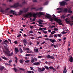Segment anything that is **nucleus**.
Returning <instances> with one entry per match:
<instances>
[{"mask_svg": "<svg viewBox=\"0 0 73 73\" xmlns=\"http://www.w3.org/2000/svg\"><path fill=\"white\" fill-rule=\"evenodd\" d=\"M5 48L6 50V51L3 49V51L4 53L5 54H6L8 56H10V57L12 56L13 55V52H12L11 53H10V51H9V50L8 48Z\"/></svg>", "mask_w": 73, "mask_h": 73, "instance_id": "f257e3e1", "label": "nucleus"}, {"mask_svg": "<svg viewBox=\"0 0 73 73\" xmlns=\"http://www.w3.org/2000/svg\"><path fill=\"white\" fill-rule=\"evenodd\" d=\"M29 9V8H24L23 10H20L19 12V15H21L23 13H27L28 12V10Z\"/></svg>", "mask_w": 73, "mask_h": 73, "instance_id": "f03ea898", "label": "nucleus"}, {"mask_svg": "<svg viewBox=\"0 0 73 73\" xmlns=\"http://www.w3.org/2000/svg\"><path fill=\"white\" fill-rule=\"evenodd\" d=\"M44 13L42 12H40L38 13L37 12L36 13H34V16L35 17H36V15L40 17L41 16H43L44 15Z\"/></svg>", "mask_w": 73, "mask_h": 73, "instance_id": "7ed1b4c3", "label": "nucleus"}, {"mask_svg": "<svg viewBox=\"0 0 73 73\" xmlns=\"http://www.w3.org/2000/svg\"><path fill=\"white\" fill-rule=\"evenodd\" d=\"M45 70V68H42V69H41V68H38V71L40 73H41L42 72H43V71H44Z\"/></svg>", "mask_w": 73, "mask_h": 73, "instance_id": "20e7f679", "label": "nucleus"}, {"mask_svg": "<svg viewBox=\"0 0 73 73\" xmlns=\"http://www.w3.org/2000/svg\"><path fill=\"white\" fill-rule=\"evenodd\" d=\"M30 16L31 17H32V13H29L27 14H26L25 16V17H29V16Z\"/></svg>", "mask_w": 73, "mask_h": 73, "instance_id": "39448f33", "label": "nucleus"}, {"mask_svg": "<svg viewBox=\"0 0 73 73\" xmlns=\"http://www.w3.org/2000/svg\"><path fill=\"white\" fill-rule=\"evenodd\" d=\"M60 5V6L61 7H64L65 5V4L66 2L65 1L60 2L59 3Z\"/></svg>", "mask_w": 73, "mask_h": 73, "instance_id": "423d86ee", "label": "nucleus"}, {"mask_svg": "<svg viewBox=\"0 0 73 73\" xmlns=\"http://www.w3.org/2000/svg\"><path fill=\"white\" fill-rule=\"evenodd\" d=\"M46 57L47 58H51V59H53V60H54L55 58H54V57L52 56H50L49 54L48 55L46 56Z\"/></svg>", "mask_w": 73, "mask_h": 73, "instance_id": "0eeeda50", "label": "nucleus"}, {"mask_svg": "<svg viewBox=\"0 0 73 73\" xmlns=\"http://www.w3.org/2000/svg\"><path fill=\"white\" fill-rule=\"evenodd\" d=\"M19 6V3H15L13 6H11V7H15V8H16V7H17Z\"/></svg>", "mask_w": 73, "mask_h": 73, "instance_id": "6e6552de", "label": "nucleus"}, {"mask_svg": "<svg viewBox=\"0 0 73 73\" xmlns=\"http://www.w3.org/2000/svg\"><path fill=\"white\" fill-rule=\"evenodd\" d=\"M9 13H13V15H17L16 12L13 10H11V11H10Z\"/></svg>", "mask_w": 73, "mask_h": 73, "instance_id": "1a4fd4ad", "label": "nucleus"}, {"mask_svg": "<svg viewBox=\"0 0 73 73\" xmlns=\"http://www.w3.org/2000/svg\"><path fill=\"white\" fill-rule=\"evenodd\" d=\"M54 20L55 21L57 22V23H58V21H60V22H62V21H61L60 19H58V18H54Z\"/></svg>", "mask_w": 73, "mask_h": 73, "instance_id": "9d476101", "label": "nucleus"}, {"mask_svg": "<svg viewBox=\"0 0 73 73\" xmlns=\"http://www.w3.org/2000/svg\"><path fill=\"white\" fill-rule=\"evenodd\" d=\"M45 16L46 17H47V19H50V17H51V15L48 14H46V15Z\"/></svg>", "mask_w": 73, "mask_h": 73, "instance_id": "9b49d317", "label": "nucleus"}, {"mask_svg": "<svg viewBox=\"0 0 73 73\" xmlns=\"http://www.w3.org/2000/svg\"><path fill=\"white\" fill-rule=\"evenodd\" d=\"M50 41L51 42H52V43H53V42H56V40H55L54 39H50Z\"/></svg>", "mask_w": 73, "mask_h": 73, "instance_id": "f8f14e48", "label": "nucleus"}, {"mask_svg": "<svg viewBox=\"0 0 73 73\" xmlns=\"http://www.w3.org/2000/svg\"><path fill=\"white\" fill-rule=\"evenodd\" d=\"M15 54H17V53L19 52V50L18 49V48H15Z\"/></svg>", "mask_w": 73, "mask_h": 73, "instance_id": "ddd939ff", "label": "nucleus"}, {"mask_svg": "<svg viewBox=\"0 0 73 73\" xmlns=\"http://www.w3.org/2000/svg\"><path fill=\"white\" fill-rule=\"evenodd\" d=\"M68 13H72V11L71 9L70 8L68 9Z\"/></svg>", "mask_w": 73, "mask_h": 73, "instance_id": "4468645a", "label": "nucleus"}, {"mask_svg": "<svg viewBox=\"0 0 73 73\" xmlns=\"http://www.w3.org/2000/svg\"><path fill=\"white\" fill-rule=\"evenodd\" d=\"M49 68L51 70L52 69L54 70H56V69L54 68H53V66H50L49 67Z\"/></svg>", "mask_w": 73, "mask_h": 73, "instance_id": "2eb2a0df", "label": "nucleus"}, {"mask_svg": "<svg viewBox=\"0 0 73 73\" xmlns=\"http://www.w3.org/2000/svg\"><path fill=\"white\" fill-rule=\"evenodd\" d=\"M33 65H38L40 64V62H36L34 63H33Z\"/></svg>", "mask_w": 73, "mask_h": 73, "instance_id": "dca6fc26", "label": "nucleus"}, {"mask_svg": "<svg viewBox=\"0 0 73 73\" xmlns=\"http://www.w3.org/2000/svg\"><path fill=\"white\" fill-rule=\"evenodd\" d=\"M73 57H71L70 59H69V61L70 62H73Z\"/></svg>", "mask_w": 73, "mask_h": 73, "instance_id": "f3484780", "label": "nucleus"}, {"mask_svg": "<svg viewBox=\"0 0 73 73\" xmlns=\"http://www.w3.org/2000/svg\"><path fill=\"white\" fill-rule=\"evenodd\" d=\"M66 72H67V71L66 70V67H65L64 68V70L63 71V73H66Z\"/></svg>", "mask_w": 73, "mask_h": 73, "instance_id": "a211bd4d", "label": "nucleus"}, {"mask_svg": "<svg viewBox=\"0 0 73 73\" xmlns=\"http://www.w3.org/2000/svg\"><path fill=\"white\" fill-rule=\"evenodd\" d=\"M4 68V67L1 66V67H0V70L1 71H2L3 70V69Z\"/></svg>", "mask_w": 73, "mask_h": 73, "instance_id": "6ab92c4d", "label": "nucleus"}, {"mask_svg": "<svg viewBox=\"0 0 73 73\" xmlns=\"http://www.w3.org/2000/svg\"><path fill=\"white\" fill-rule=\"evenodd\" d=\"M23 41L24 42V44H27V40H26L25 39L23 40Z\"/></svg>", "mask_w": 73, "mask_h": 73, "instance_id": "aec40b11", "label": "nucleus"}, {"mask_svg": "<svg viewBox=\"0 0 73 73\" xmlns=\"http://www.w3.org/2000/svg\"><path fill=\"white\" fill-rule=\"evenodd\" d=\"M34 52H38V48L35 49L34 50Z\"/></svg>", "mask_w": 73, "mask_h": 73, "instance_id": "412c9836", "label": "nucleus"}, {"mask_svg": "<svg viewBox=\"0 0 73 73\" xmlns=\"http://www.w3.org/2000/svg\"><path fill=\"white\" fill-rule=\"evenodd\" d=\"M15 62H16V63H17V60H18V59H17V57H15Z\"/></svg>", "mask_w": 73, "mask_h": 73, "instance_id": "4be33fe9", "label": "nucleus"}, {"mask_svg": "<svg viewBox=\"0 0 73 73\" xmlns=\"http://www.w3.org/2000/svg\"><path fill=\"white\" fill-rule=\"evenodd\" d=\"M19 50L20 51V53H22V52H23V51L22 50L21 48H20Z\"/></svg>", "mask_w": 73, "mask_h": 73, "instance_id": "5701e85b", "label": "nucleus"}, {"mask_svg": "<svg viewBox=\"0 0 73 73\" xmlns=\"http://www.w3.org/2000/svg\"><path fill=\"white\" fill-rule=\"evenodd\" d=\"M35 62V60H34L33 58H32L31 59V62H32V63H33Z\"/></svg>", "mask_w": 73, "mask_h": 73, "instance_id": "b1692460", "label": "nucleus"}, {"mask_svg": "<svg viewBox=\"0 0 73 73\" xmlns=\"http://www.w3.org/2000/svg\"><path fill=\"white\" fill-rule=\"evenodd\" d=\"M65 17H66V16L64 15H63L61 17V18H62V19H64Z\"/></svg>", "mask_w": 73, "mask_h": 73, "instance_id": "393cba45", "label": "nucleus"}, {"mask_svg": "<svg viewBox=\"0 0 73 73\" xmlns=\"http://www.w3.org/2000/svg\"><path fill=\"white\" fill-rule=\"evenodd\" d=\"M62 22L58 21V22L59 25H62V23H61Z\"/></svg>", "mask_w": 73, "mask_h": 73, "instance_id": "a878e982", "label": "nucleus"}, {"mask_svg": "<svg viewBox=\"0 0 73 73\" xmlns=\"http://www.w3.org/2000/svg\"><path fill=\"white\" fill-rule=\"evenodd\" d=\"M32 16H33L34 17V19H35H35H36V17H37V16H37V15H35L36 17H35V16L34 15V14L32 13Z\"/></svg>", "mask_w": 73, "mask_h": 73, "instance_id": "bb28decb", "label": "nucleus"}, {"mask_svg": "<svg viewBox=\"0 0 73 73\" xmlns=\"http://www.w3.org/2000/svg\"><path fill=\"white\" fill-rule=\"evenodd\" d=\"M13 70H15V72H17V69L15 68H13Z\"/></svg>", "mask_w": 73, "mask_h": 73, "instance_id": "cd10ccee", "label": "nucleus"}, {"mask_svg": "<svg viewBox=\"0 0 73 73\" xmlns=\"http://www.w3.org/2000/svg\"><path fill=\"white\" fill-rule=\"evenodd\" d=\"M3 45H5L7 47L8 46V44H7L6 43V42H3Z\"/></svg>", "mask_w": 73, "mask_h": 73, "instance_id": "c85d7f7f", "label": "nucleus"}, {"mask_svg": "<svg viewBox=\"0 0 73 73\" xmlns=\"http://www.w3.org/2000/svg\"><path fill=\"white\" fill-rule=\"evenodd\" d=\"M64 12H67L68 11V9H65L64 10Z\"/></svg>", "mask_w": 73, "mask_h": 73, "instance_id": "c756f323", "label": "nucleus"}, {"mask_svg": "<svg viewBox=\"0 0 73 73\" xmlns=\"http://www.w3.org/2000/svg\"><path fill=\"white\" fill-rule=\"evenodd\" d=\"M2 58H3V59L5 60H7V58L5 57H4V56H2Z\"/></svg>", "mask_w": 73, "mask_h": 73, "instance_id": "7c9ffc66", "label": "nucleus"}, {"mask_svg": "<svg viewBox=\"0 0 73 73\" xmlns=\"http://www.w3.org/2000/svg\"><path fill=\"white\" fill-rule=\"evenodd\" d=\"M50 21H51V22H52V21H53V19H52V18H50Z\"/></svg>", "mask_w": 73, "mask_h": 73, "instance_id": "2f4dec72", "label": "nucleus"}, {"mask_svg": "<svg viewBox=\"0 0 73 73\" xmlns=\"http://www.w3.org/2000/svg\"><path fill=\"white\" fill-rule=\"evenodd\" d=\"M37 22H42V23H43V21H42V20L41 19H39V21H37Z\"/></svg>", "mask_w": 73, "mask_h": 73, "instance_id": "473e14b6", "label": "nucleus"}, {"mask_svg": "<svg viewBox=\"0 0 73 73\" xmlns=\"http://www.w3.org/2000/svg\"><path fill=\"white\" fill-rule=\"evenodd\" d=\"M44 68H45V69H49V67H48V66H44Z\"/></svg>", "mask_w": 73, "mask_h": 73, "instance_id": "72a5a7b5", "label": "nucleus"}, {"mask_svg": "<svg viewBox=\"0 0 73 73\" xmlns=\"http://www.w3.org/2000/svg\"><path fill=\"white\" fill-rule=\"evenodd\" d=\"M63 10V8H60L59 11H61V12H62Z\"/></svg>", "mask_w": 73, "mask_h": 73, "instance_id": "f704fd0d", "label": "nucleus"}, {"mask_svg": "<svg viewBox=\"0 0 73 73\" xmlns=\"http://www.w3.org/2000/svg\"><path fill=\"white\" fill-rule=\"evenodd\" d=\"M67 33V32H65V31H62V34H66Z\"/></svg>", "mask_w": 73, "mask_h": 73, "instance_id": "c9c22d12", "label": "nucleus"}, {"mask_svg": "<svg viewBox=\"0 0 73 73\" xmlns=\"http://www.w3.org/2000/svg\"><path fill=\"white\" fill-rule=\"evenodd\" d=\"M58 30V29L55 28L54 29V31H57Z\"/></svg>", "mask_w": 73, "mask_h": 73, "instance_id": "e433bc0d", "label": "nucleus"}, {"mask_svg": "<svg viewBox=\"0 0 73 73\" xmlns=\"http://www.w3.org/2000/svg\"><path fill=\"white\" fill-rule=\"evenodd\" d=\"M33 58L34 59V61H37V59L36 58Z\"/></svg>", "mask_w": 73, "mask_h": 73, "instance_id": "4c0bfd02", "label": "nucleus"}, {"mask_svg": "<svg viewBox=\"0 0 73 73\" xmlns=\"http://www.w3.org/2000/svg\"><path fill=\"white\" fill-rule=\"evenodd\" d=\"M48 4V2L47 1L44 3V5H47Z\"/></svg>", "mask_w": 73, "mask_h": 73, "instance_id": "58836bf2", "label": "nucleus"}, {"mask_svg": "<svg viewBox=\"0 0 73 73\" xmlns=\"http://www.w3.org/2000/svg\"><path fill=\"white\" fill-rule=\"evenodd\" d=\"M0 12H4V11L3 10V9H1L0 10Z\"/></svg>", "mask_w": 73, "mask_h": 73, "instance_id": "ea45409f", "label": "nucleus"}, {"mask_svg": "<svg viewBox=\"0 0 73 73\" xmlns=\"http://www.w3.org/2000/svg\"><path fill=\"white\" fill-rule=\"evenodd\" d=\"M29 32L30 33H33V32L32 31H30Z\"/></svg>", "mask_w": 73, "mask_h": 73, "instance_id": "a19ab883", "label": "nucleus"}, {"mask_svg": "<svg viewBox=\"0 0 73 73\" xmlns=\"http://www.w3.org/2000/svg\"><path fill=\"white\" fill-rule=\"evenodd\" d=\"M34 3H37V0H34L33 1Z\"/></svg>", "mask_w": 73, "mask_h": 73, "instance_id": "79ce46f5", "label": "nucleus"}, {"mask_svg": "<svg viewBox=\"0 0 73 73\" xmlns=\"http://www.w3.org/2000/svg\"><path fill=\"white\" fill-rule=\"evenodd\" d=\"M12 62V60H10L9 62V64H11V62Z\"/></svg>", "mask_w": 73, "mask_h": 73, "instance_id": "37998d69", "label": "nucleus"}, {"mask_svg": "<svg viewBox=\"0 0 73 73\" xmlns=\"http://www.w3.org/2000/svg\"><path fill=\"white\" fill-rule=\"evenodd\" d=\"M58 42H60V41H62V39H58Z\"/></svg>", "mask_w": 73, "mask_h": 73, "instance_id": "c03bdc74", "label": "nucleus"}, {"mask_svg": "<svg viewBox=\"0 0 73 73\" xmlns=\"http://www.w3.org/2000/svg\"><path fill=\"white\" fill-rule=\"evenodd\" d=\"M52 16H53V17L54 19V18H56V16L55 15H54V14H53L52 15Z\"/></svg>", "mask_w": 73, "mask_h": 73, "instance_id": "a18cd8bd", "label": "nucleus"}, {"mask_svg": "<svg viewBox=\"0 0 73 73\" xmlns=\"http://www.w3.org/2000/svg\"><path fill=\"white\" fill-rule=\"evenodd\" d=\"M30 55H31V54H26V56H30Z\"/></svg>", "mask_w": 73, "mask_h": 73, "instance_id": "49530a36", "label": "nucleus"}, {"mask_svg": "<svg viewBox=\"0 0 73 73\" xmlns=\"http://www.w3.org/2000/svg\"><path fill=\"white\" fill-rule=\"evenodd\" d=\"M25 50L28 51L30 50H29V48H25Z\"/></svg>", "mask_w": 73, "mask_h": 73, "instance_id": "de8ad7c7", "label": "nucleus"}, {"mask_svg": "<svg viewBox=\"0 0 73 73\" xmlns=\"http://www.w3.org/2000/svg\"><path fill=\"white\" fill-rule=\"evenodd\" d=\"M27 53H31L32 52V51H30V52L28 51H27Z\"/></svg>", "mask_w": 73, "mask_h": 73, "instance_id": "09e8293b", "label": "nucleus"}, {"mask_svg": "<svg viewBox=\"0 0 73 73\" xmlns=\"http://www.w3.org/2000/svg\"><path fill=\"white\" fill-rule=\"evenodd\" d=\"M42 29H43V28H40L39 29V31H42Z\"/></svg>", "mask_w": 73, "mask_h": 73, "instance_id": "8fccbe9b", "label": "nucleus"}, {"mask_svg": "<svg viewBox=\"0 0 73 73\" xmlns=\"http://www.w3.org/2000/svg\"><path fill=\"white\" fill-rule=\"evenodd\" d=\"M19 62L20 63H23V61L22 60H19Z\"/></svg>", "mask_w": 73, "mask_h": 73, "instance_id": "3c124183", "label": "nucleus"}, {"mask_svg": "<svg viewBox=\"0 0 73 73\" xmlns=\"http://www.w3.org/2000/svg\"><path fill=\"white\" fill-rule=\"evenodd\" d=\"M56 35H57V36H58L59 37H61V36H60V34H56Z\"/></svg>", "mask_w": 73, "mask_h": 73, "instance_id": "603ef678", "label": "nucleus"}, {"mask_svg": "<svg viewBox=\"0 0 73 73\" xmlns=\"http://www.w3.org/2000/svg\"><path fill=\"white\" fill-rule=\"evenodd\" d=\"M5 42H7V43H8V41L7 40H5L4 41Z\"/></svg>", "mask_w": 73, "mask_h": 73, "instance_id": "864d4df0", "label": "nucleus"}, {"mask_svg": "<svg viewBox=\"0 0 73 73\" xmlns=\"http://www.w3.org/2000/svg\"><path fill=\"white\" fill-rule=\"evenodd\" d=\"M43 33H45V34H46V33H47V31H43Z\"/></svg>", "mask_w": 73, "mask_h": 73, "instance_id": "5fc2aeb1", "label": "nucleus"}, {"mask_svg": "<svg viewBox=\"0 0 73 73\" xmlns=\"http://www.w3.org/2000/svg\"><path fill=\"white\" fill-rule=\"evenodd\" d=\"M21 36V34H20L18 36H17V37H20V36Z\"/></svg>", "mask_w": 73, "mask_h": 73, "instance_id": "6e6d98bb", "label": "nucleus"}, {"mask_svg": "<svg viewBox=\"0 0 73 73\" xmlns=\"http://www.w3.org/2000/svg\"><path fill=\"white\" fill-rule=\"evenodd\" d=\"M29 61V60H26L25 61V62H26L27 63H28Z\"/></svg>", "mask_w": 73, "mask_h": 73, "instance_id": "4d7b16f0", "label": "nucleus"}, {"mask_svg": "<svg viewBox=\"0 0 73 73\" xmlns=\"http://www.w3.org/2000/svg\"><path fill=\"white\" fill-rule=\"evenodd\" d=\"M45 40H47L48 41H49V40H50V39H49L48 38H46L45 39Z\"/></svg>", "mask_w": 73, "mask_h": 73, "instance_id": "13d9d810", "label": "nucleus"}, {"mask_svg": "<svg viewBox=\"0 0 73 73\" xmlns=\"http://www.w3.org/2000/svg\"><path fill=\"white\" fill-rule=\"evenodd\" d=\"M8 41H9V42L11 43V44H12V42H11V39H8Z\"/></svg>", "mask_w": 73, "mask_h": 73, "instance_id": "bf43d9fd", "label": "nucleus"}, {"mask_svg": "<svg viewBox=\"0 0 73 73\" xmlns=\"http://www.w3.org/2000/svg\"><path fill=\"white\" fill-rule=\"evenodd\" d=\"M14 43L15 44H17V41H15Z\"/></svg>", "mask_w": 73, "mask_h": 73, "instance_id": "052dcab7", "label": "nucleus"}, {"mask_svg": "<svg viewBox=\"0 0 73 73\" xmlns=\"http://www.w3.org/2000/svg\"><path fill=\"white\" fill-rule=\"evenodd\" d=\"M42 56H38V58H41V57H42Z\"/></svg>", "mask_w": 73, "mask_h": 73, "instance_id": "680f3d73", "label": "nucleus"}, {"mask_svg": "<svg viewBox=\"0 0 73 73\" xmlns=\"http://www.w3.org/2000/svg\"><path fill=\"white\" fill-rule=\"evenodd\" d=\"M6 64L7 65H9L10 66H11V65L9 64H8V63H6Z\"/></svg>", "mask_w": 73, "mask_h": 73, "instance_id": "e2e57ef3", "label": "nucleus"}, {"mask_svg": "<svg viewBox=\"0 0 73 73\" xmlns=\"http://www.w3.org/2000/svg\"><path fill=\"white\" fill-rule=\"evenodd\" d=\"M37 37L39 39V38H42V36H39L38 37Z\"/></svg>", "mask_w": 73, "mask_h": 73, "instance_id": "0e129e2a", "label": "nucleus"}, {"mask_svg": "<svg viewBox=\"0 0 73 73\" xmlns=\"http://www.w3.org/2000/svg\"><path fill=\"white\" fill-rule=\"evenodd\" d=\"M27 72L28 73H31V71H28Z\"/></svg>", "mask_w": 73, "mask_h": 73, "instance_id": "69168bd1", "label": "nucleus"}, {"mask_svg": "<svg viewBox=\"0 0 73 73\" xmlns=\"http://www.w3.org/2000/svg\"><path fill=\"white\" fill-rule=\"evenodd\" d=\"M39 10H40V11H42V8H40L39 9Z\"/></svg>", "mask_w": 73, "mask_h": 73, "instance_id": "338daca9", "label": "nucleus"}, {"mask_svg": "<svg viewBox=\"0 0 73 73\" xmlns=\"http://www.w3.org/2000/svg\"><path fill=\"white\" fill-rule=\"evenodd\" d=\"M66 37H65V36H64V37L63 39L64 40H66Z\"/></svg>", "mask_w": 73, "mask_h": 73, "instance_id": "774afa93", "label": "nucleus"}]
</instances>
